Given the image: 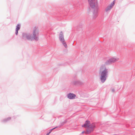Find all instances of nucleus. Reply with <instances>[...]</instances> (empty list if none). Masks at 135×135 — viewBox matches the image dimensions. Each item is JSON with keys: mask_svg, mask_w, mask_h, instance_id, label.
I'll use <instances>...</instances> for the list:
<instances>
[{"mask_svg": "<svg viewBox=\"0 0 135 135\" xmlns=\"http://www.w3.org/2000/svg\"><path fill=\"white\" fill-rule=\"evenodd\" d=\"M60 39L62 42H64L65 40L63 37V35L62 32H60Z\"/></svg>", "mask_w": 135, "mask_h": 135, "instance_id": "6", "label": "nucleus"}, {"mask_svg": "<svg viewBox=\"0 0 135 135\" xmlns=\"http://www.w3.org/2000/svg\"><path fill=\"white\" fill-rule=\"evenodd\" d=\"M84 132H82V133H84Z\"/></svg>", "mask_w": 135, "mask_h": 135, "instance_id": "13", "label": "nucleus"}, {"mask_svg": "<svg viewBox=\"0 0 135 135\" xmlns=\"http://www.w3.org/2000/svg\"><path fill=\"white\" fill-rule=\"evenodd\" d=\"M118 60V58H112L109 59V61L111 62H114L117 61Z\"/></svg>", "mask_w": 135, "mask_h": 135, "instance_id": "9", "label": "nucleus"}, {"mask_svg": "<svg viewBox=\"0 0 135 135\" xmlns=\"http://www.w3.org/2000/svg\"><path fill=\"white\" fill-rule=\"evenodd\" d=\"M115 3V0H114L105 9L106 12L110 10L113 7Z\"/></svg>", "mask_w": 135, "mask_h": 135, "instance_id": "5", "label": "nucleus"}, {"mask_svg": "<svg viewBox=\"0 0 135 135\" xmlns=\"http://www.w3.org/2000/svg\"><path fill=\"white\" fill-rule=\"evenodd\" d=\"M64 42H62L63 44H64V46H65V47H67V45H66V44L65 43H64Z\"/></svg>", "mask_w": 135, "mask_h": 135, "instance_id": "12", "label": "nucleus"}, {"mask_svg": "<svg viewBox=\"0 0 135 135\" xmlns=\"http://www.w3.org/2000/svg\"><path fill=\"white\" fill-rule=\"evenodd\" d=\"M56 127H55V128H53L52 129L51 131H50L48 133H47V134H46V135H49V134L51 132V131L53 129L55 128Z\"/></svg>", "mask_w": 135, "mask_h": 135, "instance_id": "11", "label": "nucleus"}, {"mask_svg": "<svg viewBox=\"0 0 135 135\" xmlns=\"http://www.w3.org/2000/svg\"><path fill=\"white\" fill-rule=\"evenodd\" d=\"M76 96L75 94L72 93H70L68 95V98L70 99L74 98Z\"/></svg>", "mask_w": 135, "mask_h": 135, "instance_id": "7", "label": "nucleus"}, {"mask_svg": "<svg viewBox=\"0 0 135 135\" xmlns=\"http://www.w3.org/2000/svg\"><path fill=\"white\" fill-rule=\"evenodd\" d=\"M90 124V122L89 121L87 120L86 121L84 125V126L85 128H88Z\"/></svg>", "mask_w": 135, "mask_h": 135, "instance_id": "8", "label": "nucleus"}, {"mask_svg": "<svg viewBox=\"0 0 135 135\" xmlns=\"http://www.w3.org/2000/svg\"><path fill=\"white\" fill-rule=\"evenodd\" d=\"M108 72V70L105 66L102 65L101 66L99 73L100 75V79L102 82H104L105 80Z\"/></svg>", "mask_w": 135, "mask_h": 135, "instance_id": "2", "label": "nucleus"}, {"mask_svg": "<svg viewBox=\"0 0 135 135\" xmlns=\"http://www.w3.org/2000/svg\"><path fill=\"white\" fill-rule=\"evenodd\" d=\"M38 30L37 28H35L33 32L32 35L31 36L29 34L24 33L23 34L24 39L32 41L33 39L37 40L38 39Z\"/></svg>", "mask_w": 135, "mask_h": 135, "instance_id": "1", "label": "nucleus"}, {"mask_svg": "<svg viewBox=\"0 0 135 135\" xmlns=\"http://www.w3.org/2000/svg\"><path fill=\"white\" fill-rule=\"evenodd\" d=\"M20 26L19 24H18L16 26V35H17L18 33V31L20 29Z\"/></svg>", "mask_w": 135, "mask_h": 135, "instance_id": "10", "label": "nucleus"}, {"mask_svg": "<svg viewBox=\"0 0 135 135\" xmlns=\"http://www.w3.org/2000/svg\"><path fill=\"white\" fill-rule=\"evenodd\" d=\"M88 2L90 7L95 11V12L94 14L95 17H97V13L99 8L97 1L96 0H92Z\"/></svg>", "mask_w": 135, "mask_h": 135, "instance_id": "3", "label": "nucleus"}, {"mask_svg": "<svg viewBox=\"0 0 135 135\" xmlns=\"http://www.w3.org/2000/svg\"><path fill=\"white\" fill-rule=\"evenodd\" d=\"M95 126L94 124H92L90 125V124L89 127L87 129V132L88 133H90L93 131V129L95 127Z\"/></svg>", "mask_w": 135, "mask_h": 135, "instance_id": "4", "label": "nucleus"}]
</instances>
